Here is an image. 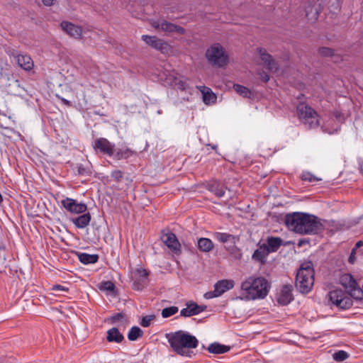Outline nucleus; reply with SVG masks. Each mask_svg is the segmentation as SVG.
<instances>
[{"label":"nucleus","instance_id":"1","mask_svg":"<svg viewBox=\"0 0 363 363\" xmlns=\"http://www.w3.org/2000/svg\"><path fill=\"white\" fill-rule=\"evenodd\" d=\"M284 223L289 230L301 235H317L323 225L315 216L302 212H294L285 216Z\"/></svg>","mask_w":363,"mask_h":363},{"label":"nucleus","instance_id":"2","mask_svg":"<svg viewBox=\"0 0 363 363\" xmlns=\"http://www.w3.org/2000/svg\"><path fill=\"white\" fill-rule=\"evenodd\" d=\"M165 337L172 350L181 356L191 357L193 352L189 349L196 348L199 345L195 336L183 330L167 333Z\"/></svg>","mask_w":363,"mask_h":363},{"label":"nucleus","instance_id":"3","mask_svg":"<svg viewBox=\"0 0 363 363\" xmlns=\"http://www.w3.org/2000/svg\"><path fill=\"white\" fill-rule=\"evenodd\" d=\"M270 285L268 281L262 277H249L241 284L243 294L248 300H255L265 298Z\"/></svg>","mask_w":363,"mask_h":363},{"label":"nucleus","instance_id":"4","mask_svg":"<svg viewBox=\"0 0 363 363\" xmlns=\"http://www.w3.org/2000/svg\"><path fill=\"white\" fill-rule=\"evenodd\" d=\"M314 283L313 264L311 261L302 263L296 277V287L302 294L311 291Z\"/></svg>","mask_w":363,"mask_h":363},{"label":"nucleus","instance_id":"5","mask_svg":"<svg viewBox=\"0 0 363 363\" xmlns=\"http://www.w3.org/2000/svg\"><path fill=\"white\" fill-rule=\"evenodd\" d=\"M328 298L333 305L340 309H347L352 306V296L341 289H335L328 293Z\"/></svg>","mask_w":363,"mask_h":363},{"label":"nucleus","instance_id":"6","mask_svg":"<svg viewBox=\"0 0 363 363\" xmlns=\"http://www.w3.org/2000/svg\"><path fill=\"white\" fill-rule=\"evenodd\" d=\"M206 56L209 62L218 67H223L228 62V55L219 43H216L208 48Z\"/></svg>","mask_w":363,"mask_h":363},{"label":"nucleus","instance_id":"7","mask_svg":"<svg viewBox=\"0 0 363 363\" xmlns=\"http://www.w3.org/2000/svg\"><path fill=\"white\" fill-rule=\"evenodd\" d=\"M340 283L352 298H362L363 291L359 287L357 281L351 274H342L340 277Z\"/></svg>","mask_w":363,"mask_h":363},{"label":"nucleus","instance_id":"8","mask_svg":"<svg viewBox=\"0 0 363 363\" xmlns=\"http://www.w3.org/2000/svg\"><path fill=\"white\" fill-rule=\"evenodd\" d=\"M296 111L299 118L305 124L308 123L310 128L318 126V121H315L317 113L311 106L305 103H299L296 106Z\"/></svg>","mask_w":363,"mask_h":363},{"label":"nucleus","instance_id":"9","mask_svg":"<svg viewBox=\"0 0 363 363\" xmlns=\"http://www.w3.org/2000/svg\"><path fill=\"white\" fill-rule=\"evenodd\" d=\"M142 40L149 46L160 51L162 54H167L170 51V45L164 40L155 35H143Z\"/></svg>","mask_w":363,"mask_h":363},{"label":"nucleus","instance_id":"10","mask_svg":"<svg viewBox=\"0 0 363 363\" xmlns=\"http://www.w3.org/2000/svg\"><path fill=\"white\" fill-rule=\"evenodd\" d=\"M93 148L95 150H99L101 153L111 157L114 154L115 145L111 143L108 140L105 138H99L94 140Z\"/></svg>","mask_w":363,"mask_h":363},{"label":"nucleus","instance_id":"11","mask_svg":"<svg viewBox=\"0 0 363 363\" xmlns=\"http://www.w3.org/2000/svg\"><path fill=\"white\" fill-rule=\"evenodd\" d=\"M61 203L71 213H83L87 210V206L84 203H78L77 200L68 197L63 199Z\"/></svg>","mask_w":363,"mask_h":363},{"label":"nucleus","instance_id":"12","mask_svg":"<svg viewBox=\"0 0 363 363\" xmlns=\"http://www.w3.org/2000/svg\"><path fill=\"white\" fill-rule=\"evenodd\" d=\"M161 240L172 252L176 254L181 252V245L174 233L162 232Z\"/></svg>","mask_w":363,"mask_h":363},{"label":"nucleus","instance_id":"13","mask_svg":"<svg viewBox=\"0 0 363 363\" xmlns=\"http://www.w3.org/2000/svg\"><path fill=\"white\" fill-rule=\"evenodd\" d=\"M322 9V0H317V2L312 4L309 1L306 7V16L308 20L316 21Z\"/></svg>","mask_w":363,"mask_h":363},{"label":"nucleus","instance_id":"14","mask_svg":"<svg viewBox=\"0 0 363 363\" xmlns=\"http://www.w3.org/2000/svg\"><path fill=\"white\" fill-rule=\"evenodd\" d=\"M257 249L255 250L252 255V259L256 262H259L261 264H264L267 262V258L270 254V251L267 248L265 245L258 242Z\"/></svg>","mask_w":363,"mask_h":363},{"label":"nucleus","instance_id":"15","mask_svg":"<svg viewBox=\"0 0 363 363\" xmlns=\"http://www.w3.org/2000/svg\"><path fill=\"white\" fill-rule=\"evenodd\" d=\"M293 286L290 284H285L282 286L277 301L283 306L288 305L294 300L292 294Z\"/></svg>","mask_w":363,"mask_h":363},{"label":"nucleus","instance_id":"16","mask_svg":"<svg viewBox=\"0 0 363 363\" xmlns=\"http://www.w3.org/2000/svg\"><path fill=\"white\" fill-rule=\"evenodd\" d=\"M60 27L69 35L76 39H80L82 38V28L81 26H77L68 21H62L60 24Z\"/></svg>","mask_w":363,"mask_h":363},{"label":"nucleus","instance_id":"17","mask_svg":"<svg viewBox=\"0 0 363 363\" xmlns=\"http://www.w3.org/2000/svg\"><path fill=\"white\" fill-rule=\"evenodd\" d=\"M257 50L260 55L261 60L264 62L269 70H277L278 65L276 63L272 56L267 52L265 49L262 48H258Z\"/></svg>","mask_w":363,"mask_h":363},{"label":"nucleus","instance_id":"18","mask_svg":"<svg viewBox=\"0 0 363 363\" xmlns=\"http://www.w3.org/2000/svg\"><path fill=\"white\" fill-rule=\"evenodd\" d=\"M156 27H160L163 31L167 33H177L180 35H184L186 32L185 29L179 26L175 25L172 23L168 22L165 20L162 21Z\"/></svg>","mask_w":363,"mask_h":363},{"label":"nucleus","instance_id":"19","mask_svg":"<svg viewBox=\"0 0 363 363\" xmlns=\"http://www.w3.org/2000/svg\"><path fill=\"white\" fill-rule=\"evenodd\" d=\"M270 253L276 252L281 246L284 245V240L280 237L269 236L267 238L266 242L264 243Z\"/></svg>","mask_w":363,"mask_h":363},{"label":"nucleus","instance_id":"20","mask_svg":"<svg viewBox=\"0 0 363 363\" xmlns=\"http://www.w3.org/2000/svg\"><path fill=\"white\" fill-rule=\"evenodd\" d=\"M84 214L79 216L77 217L71 218L70 221L75 225L77 228H84L87 225H89L91 216L89 213H83Z\"/></svg>","mask_w":363,"mask_h":363},{"label":"nucleus","instance_id":"21","mask_svg":"<svg viewBox=\"0 0 363 363\" xmlns=\"http://www.w3.org/2000/svg\"><path fill=\"white\" fill-rule=\"evenodd\" d=\"M197 88L202 93L203 101L205 104L208 105L216 101L217 96L209 87L199 86Z\"/></svg>","mask_w":363,"mask_h":363},{"label":"nucleus","instance_id":"22","mask_svg":"<svg viewBox=\"0 0 363 363\" xmlns=\"http://www.w3.org/2000/svg\"><path fill=\"white\" fill-rule=\"evenodd\" d=\"M234 286V281L230 279H222L217 281L214 285V289L218 293L219 296L223 294L227 291L233 289Z\"/></svg>","mask_w":363,"mask_h":363},{"label":"nucleus","instance_id":"23","mask_svg":"<svg viewBox=\"0 0 363 363\" xmlns=\"http://www.w3.org/2000/svg\"><path fill=\"white\" fill-rule=\"evenodd\" d=\"M106 334V340L108 342L121 343L124 340V336L117 328L108 330Z\"/></svg>","mask_w":363,"mask_h":363},{"label":"nucleus","instance_id":"24","mask_svg":"<svg viewBox=\"0 0 363 363\" xmlns=\"http://www.w3.org/2000/svg\"><path fill=\"white\" fill-rule=\"evenodd\" d=\"M16 60L18 66L25 70H30L33 67V62L29 55H17Z\"/></svg>","mask_w":363,"mask_h":363},{"label":"nucleus","instance_id":"25","mask_svg":"<svg viewBox=\"0 0 363 363\" xmlns=\"http://www.w3.org/2000/svg\"><path fill=\"white\" fill-rule=\"evenodd\" d=\"M207 189L219 198L223 196L225 194L223 185L217 180L210 181L207 184Z\"/></svg>","mask_w":363,"mask_h":363},{"label":"nucleus","instance_id":"26","mask_svg":"<svg viewBox=\"0 0 363 363\" xmlns=\"http://www.w3.org/2000/svg\"><path fill=\"white\" fill-rule=\"evenodd\" d=\"M114 151L115 152L113 156L117 160H125L137 154L136 151L133 150L127 147L123 149L114 148Z\"/></svg>","mask_w":363,"mask_h":363},{"label":"nucleus","instance_id":"27","mask_svg":"<svg viewBox=\"0 0 363 363\" xmlns=\"http://www.w3.org/2000/svg\"><path fill=\"white\" fill-rule=\"evenodd\" d=\"M225 249L229 252L231 257L235 259H241L242 253L240 248L236 245V240H233L228 245H225Z\"/></svg>","mask_w":363,"mask_h":363},{"label":"nucleus","instance_id":"28","mask_svg":"<svg viewBox=\"0 0 363 363\" xmlns=\"http://www.w3.org/2000/svg\"><path fill=\"white\" fill-rule=\"evenodd\" d=\"M79 260L84 264H94L99 260V255L96 254L90 255L85 252H77Z\"/></svg>","mask_w":363,"mask_h":363},{"label":"nucleus","instance_id":"29","mask_svg":"<svg viewBox=\"0 0 363 363\" xmlns=\"http://www.w3.org/2000/svg\"><path fill=\"white\" fill-rule=\"evenodd\" d=\"M230 349L229 346L213 342L209 345L207 350L210 353L220 354L228 352Z\"/></svg>","mask_w":363,"mask_h":363},{"label":"nucleus","instance_id":"30","mask_svg":"<svg viewBox=\"0 0 363 363\" xmlns=\"http://www.w3.org/2000/svg\"><path fill=\"white\" fill-rule=\"evenodd\" d=\"M198 248L203 252H208L213 249L214 245L211 239L206 238H201L197 242Z\"/></svg>","mask_w":363,"mask_h":363},{"label":"nucleus","instance_id":"31","mask_svg":"<svg viewBox=\"0 0 363 363\" xmlns=\"http://www.w3.org/2000/svg\"><path fill=\"white\" fill-rule=\"evenodd\" d=\"M213 236L216 240L225 245H228L233 240H236L235 235L226 233L215 232Z\"/></svg>","mask_w":363,"mask_h":363},{"label":"nucleus","instance_id":"32","mask_svg":"<svg viewBox=\"0 0 363 363\" xmlns=\"http://www.w3.org/2000/svg\"><path fill=\"white\" fill-rule=\"evenodd\" d=\"M143 335V331L138 326H133L128 333V338L130 341H135Z\"/></svg>","mask_w":363,"mask_h":363},{"label":"nucleus","instance_id":"33","mask_svg":"<svg viewBox=\"0 0 363 363\" xmlns=\"http://www.w3.org/2000/svg\"><path fill=\"white\" fill-rule=\"evenodd\" d=\"M318 53L323 57H335L337 58V61L342 60L340 55L335 54L334 50L330 48L322 47L319 48Z\"/></svg>","mask_w":363,"mask_h":363},{"label":"nucleus","instance_id":"34","mask_svg":"<svg viewBox=\"0 0 363 363\" xmlns=\"http://www.w3.org/2000/svg\"><path fill=\"white\" fill-rule=\"evenodd\" d=\"M77 173L81 176H91L92 174L90 164H77Z\"/></svg>","mask_w":363,"mask_h":363},{"label":"nucleus","instance_id":"35","mask_svg":"<svg viewBox=\"0 0 363 363\" xmlns=\"http://www.w3.org/2000/svg\"><path fill=\"white\" fill-rule=\"evenodd\" d=\"M300 178L303 182H316L318 181H320L321 179L318 178L315 175L313 174L311 172L308 171H303L302 172Z\"/></svg>","mask_w":363,"mask_h":363},{"label":"nucleus","instance_id":"36","mask_svg":"<svg viewBox=\"0 0 363 363\" xmlns=\"http://www.w3.org/2000/svg\"><path fill=\"white\" fill-rule=\"evenodd\" d=\"M233 88L237 93L243 97H250L251 95V91L246 86L236 84H234Z\"/></svg>","mask_w":363,"mask_h":363},{"label":"nucleus","instance_id":"37","mask_svg":"<svg viewBox=\"0 0 363 363\" xmlns=\"http://www.w3.org/2000/svg\"><path fill=\"white\" fill-rule=\"evenodd\" d=\"M147 284V280L140 277H136L133 281V289L137 291H142Z\"/></svg>","mask_w":363,"mask_h":363},{"label":"nucleus","instance_id":"38","mask_svg":"<svg viewBox=\"0 0 363 363\" xmlns=\"http://www.w3.org/2000/svg\"><path fill=\"white\" fill-rule=\"evenodd\" d=\"M179 311L178 307L177 306H170L167 308H164L162 311V316L164 318H169L174 314H176Z\"/></svg>","mask_w":363,"mask_h":363},{"label":"nucleus","instance_id":"39","mask_svg":"<svg viewBox=\"0 0 363 363\" xmlns=\"http://www.w3.org/2000/svg\"><path fill=\"white\" fill-rule=\"evenodd\" d=\"M333 359L337 362H342L347 359L349 357V354L347 352L344 350H339L335 352L333 355Z\"/></svg>","mask_w":363,"mask_h":363},{"label":"nucleus","instance_id":"40","mask_svg":"<svg viewBox=\"0 0 363 363\" xmlns=\"http://www.w3.org/2000/svg\"><path fill=\"white\" fill-rule=\"evenodd\" d=\"M123 177H124V173L121 170L115 169L111 172V179L118 183H119L122 181V179H123Z\"/></svg>","mask_w":363,"mask_h":363},{"label":"nucleus","instance_id":"41","mask_svg":"<svg viewBox=\"0 0 363 363\" xmlns=\"http://www.w3.org/2000/svg\"><path fill=\"white\" fill-rule=\"evenodd\" d=\"M155 318L154 315H148L143 316L140 322L141 326L147 328L150 325L152 321Z\"/></svg>","mask_w":363,"mask_h":363},{"label":"nucleus","instance_id":"42","mask_svg":"<svg viewBox=\"0 0 363 363\" xmlns=\"http://www.w3.org/2000/svg\"><path fill=\"white\" fill-rule=\"evenodd\" d=\"M116 286L111 281H106L101 283V286L100 287L101 289H104L108 291H113Z\"/></svg>","mask_w":363,"mask_h":363},{"label":"nucleus","instance_id":"43","mask_svg":"<svg viewBox=\"0 0 363 363\" xmlns=\"http://www.w3.org/2000/svg\"><path fill=\"white\" fill-rule=\"evenodd\" d=\"M186 306H188L189 308L191 316L199 314L198 313L199 305L196 303L193 302V301L188 302V303H186Z\"/></svg>","mask_w":363,"mask_h":363},{"label":"nucleus","instance_id":"44","mask_svg":"<svg viewBox=\"0 0 363 363\" xmlns=\"http://www.w3.org/2000/svg\"><path fill=\"white\" fill-rule=\"evenodd\" d=\"M363 245V240H359L357 243H356V245H355V248H353L351 253H350V255L348 258V262L351 264H353L354 263V254H355V250L356 248H359L361 246Z\"/></svg>","mask_w":363,"mask_h":363},{"label":"nucleus","instance_id":"45","mask_svg":"<svg viewBox=\"0 0 363 363\" xmlns=\"http://www.w3.org/2000/svg\"><path fill=\"white\" fill-rule=\"evenodd\" d=\"M135 273L138 275V277L147 280L149 273L146 269L143 268L137 269Z\"/></svg>","mask_w":363,"mask_h":363},{"label":"nucleus","instance_id":"46","mask_svg":"<svg viewBox=\"0 0 363 363\" xmlns=\"http://www.w3.org/2000/svg\"><path fill=\"white\" fill-rule=\"evenodd\" d=\"M125 316V314L123 313H117L111 315L108 320H111L112 323H116L118 320H120L123 319Z\"/></svg>","mask_w":363,"mask_h":363},{"label":"nucleus","instance_id":"47","mask_svg":"<svg viewBox=\"0 0 363 363\" xmlns=\"http://www.w3.org/2000/svg\"><path fill=\"white\" fill-rule=\"evenodd\" d=\"M218 296H219V295L218 294L217 292H216L215 289L213 291H208V292L205 293L203 295V297L206 299H211V298H216Z\"/></svg>","mask_w":363,"mask_h":363},{"label":"nucleus","instance_id":"48","mask_svg":"<svg viewBox=\"0 0 363 363\" xmlns=\"http://www.w3.org/2000/svg\"><path fill=\"white\" fill-rule=\"evenodd\" d=\"M52 291H68L69 289L66 286L60 285V284H55L53 285L51 288Z\"/></svg>","mask_w":363,"mask_h":363},{"label":"nucleus","instance_id":"49","mask_svg":"<svg viewBox=\"0 0 363 363\" xmlns=\"http://www.w3.org/2000/svg\"><path fill=\"white\" fill-rule=\"evenodd\" d=\"M180 315L184 317H191V315L190 313L189 308L187 306L186 308L182 309L180 311Z\"/></svg>","mask_w":363,"mask_h":363},{"label":"nucleus","instance_id":"50","mask_svg":"<svg viewBox=\"0 0 363 363\" xmlns=\"http://www.w3.org/2000/svg\"><path fill=\"white\" fill-rule=\"evenodd\" d=\"M260 78L264 82H267L269 80V75L266 72H262L260 74Z\"/></svg>","mask_w":363,"mask_h":363},{"label":"nucleus","instance_id":"51","mask_svg":"<svg viewBox=\"0 0 363 363\" xmlns=\"http://www.w3.org/2000/svg\"><path fill=\"white\" fill-rule=\"evenodd\" d=\"M55 0H42L43 4L45 6H51L54 4Z\"/></svg>","mask_w":363,"mask_h":363},{"label":"nucleus","instance_id":"52","mask_svg":"<svg viewBox=\"0 0 363 363\" xmlns=\"http://www.w3.org/2000/svg\"><path fill=\"white\" fill-rule=\"evenodd\" d=\"M178 84H179V88L180 89H182V90L186 89V84L185 82L180 81Z\"/></svg>","mask_w":363,"mask_h":363},{"label":"nucleus","instance_id":"53","mask_svg":"<svg viewBox=\"0 0 363 363\" xmlns=\"http://www.w3.org/2000/svg\"><path fill=\"white\" fill-rule=\"evenodd\" d=\"M308 242H309V241L306 239H301L298 241V245L301 247V246H302L306 243H308Z\"/></svg>","mask_w":363,"mask_h":363},{"label":"nucleus","instance_id":"54","mask_svg":"<svg viewBox=\"0 0 363 363\" xmlns=\"http://www.w3.org/2000/svg\"><path fill=\"white\" fill-rule=\"evenodd\" d=\"M206 308H207V306L205 305H199L198 313L199 314L200 313L206 311Z\"/></svg>","mask_w":363,"mask_h":363},{"label":"nucleus","instance_id":"55","mask_svg":"<svg viewBox=\"0 0 363 363\" xmlns=\"http://www.w3.org/2000/svg\"><path fill=\"white\" fill-rule=\"evenodd\" d=\"M60 99H61V101H62L64 104H65V105H67V106H70V105H71V104H70V101H68V100H67V99H64V98H61Z\"/></svg>","mask_w":363,"mask_h":363},{"label":"nucleus","instance_id":"56","mask_svg":"<svg viewBox=\"0 0 363 363\" xmlns=\"http://www.w3.org/2000/svg\"><path fill=\"white\" fill-rule=\"evenodd\" d=\"M335 9L338 10L340 9V0H335Z\"/></svg>","mask_w":363,"mask_h":363},{"label":"nucleus","instance_id":"57","mask_svg":"<svg viewBox=\"0 0 363 363\" xmlns=\"http://www.w3.org/2000/svg\"><path fill=\"white\" fill-rule=\"evenodd\" d=\"M359 171L360 172H363V167L362 165L359 166Z\"/></svg>","mask_w":363,"mask_h":363}]
</instances>
